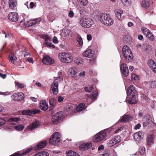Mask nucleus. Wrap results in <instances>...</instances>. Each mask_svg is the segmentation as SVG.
I'll use <instances>...</instances> for the list:
<instances>
[{
	"instance_id": "nucleus-43",
	"label": "nucleus",
	"mask_w": 156,
	"mask_h": 156,
	"mask_svg": "<svg viewBox=\"0 0 156 156\" xmlns=\"http://www.w3.org/2000/svg\"><path fill=\"white\" fill-rule=\"evenodd\" d=\"M146 36L151 41H153L154 39V36L151 32L148 34Z\"/></svg>"
},
{
	"instance_id": "nucleus-54",
	"label": "nucleus",
	"mask_w": 156,
	"mask_h": 156,
	"mask_svg": "<svg viewBox=\"0 0 156 156\" xmlns=\"http://www.w3.org/2000/svg\"><path fill=\"white\" fill-rule=\"evenodd\" d=\"M74 14L73 11H70L68 14V16L72 18L74 16Z\"/></svg>"
},
{
	"instance_id": "nucleus-28",
	"label": "nucleus",
	"mask_w": 156,
	"mask_h": 156,
	"mask_svg": "<svg viewBox=\"0 0 156 156\" xmlns=\"http://www.w3.org/2000/svg\"><path fill=\"white\" fill-rule=\"evenodd\" d=\"M142 133L140 132H137L133 135L134 139L136 141L140 140L141 138H143L141 136Z\"/></svg>"
},
{
	"instance_id": "nucleus-2",
	"label": "nucleus",
	"mask_w": 156,
	"mask_h": 156,
	"mask_svg": "<svg viewBox=\"0 0 156 156\" xmlns=\"http://www.w3.org/2000/svg\"><path fill=\"white\" fill-rule=\"evenodd\" d=\"M58 58L62 62L65 63H70L73 60L72 56L66 52H62L59 54Z\"/></svg>"
},
{
	"instance_id": "nucleus-32",
	"label": "nucleus",
	"mask_w": 156,
	"mask_h": 156,
	"mask_svg": "<svg viewBox=\"0 0 156 156\" xmlns=\"http://www.w3.org/2000/svg\"><path fill=\"white\" fill-rule=\"evenodd\" d=\"M74 62L78 65H82L83 64L84 60L80 57H78L74 61Z\"/></svg>"
},
{
	"instance_id": "nucleus-48",
	"label": "nucleus",
	"mask_w": 156,
	"mask_h": 156,
	"mask_svg": "<svg viewBox=\"0 0 156 156\" xmlns=\"http://www.w3.org/2000/svg\"><path fill=\"white\" fill-rule=\"evenodd\" d=\"M77 41L80 45H81L83 44V41L81 37H78L77 38Z\"/></svg>"
},
{
	"instance_id": "nucleus-38",
	"label": "nucleus",
	"mask_w": 156,
	"mask_h": 156,
	"mask_svg": "<svg viewBox=\"0 0 156 156\" xmlns=\"http://www.w3.org/2000/svg\"><path fill=\"white\" fill-rule=\"evenodd\" d=\"M45 44L46 46L49 48H55V46L54 45L52 44L51 43L49 42H48L47 41V40H45Z\"/></svg>"
},
{
	"instance_id": "nucleus-5",
	"label": "nucleus",
	"mask_w": 156,
	"mask_h": 156,
	"mask_svg": "<svg viewBox=\"0 0 156 156\" xmlns=\"http://www.w3.org/2000/svg\"><path fill=\"white\" fill-rule=\"evenodd\" d=\"M62 79L61 77L56 78L54 80L52 83L51 87V89L52 91L53 94L54 95H56L58 93V81L62 80Z\"/></svg>"
},
{
	"instance_id": "nucleus-21",
	"label": "nucleus",
	"mask_w": 156,
	"mask_h": 156,
	"mask_svg": "<svg viewBox=\"0 0 156 156\" xmlns=\"http://www.w3.org/2000/svg\"><path fill=\"white\" fill-rule=\"evenodd\" d=\"M46 142L45 141H43L40 142L35 147V150H39L44 147L46 145Z\"/></svg>"
},
{
	"instance_id": "nucleus-63",
	"label": "nucleus",
	"mask_w": 156,
	"mask_h": 156,
	"mask_svg": "<svg viewBox=\"0 0 156 156\" xmlns=\"http://www.w3.org/2000/svg\"><path fill=\"white\" fill-rule=\"evenodd\" d=\"M27 61L30 63H31L32 64H33L34 63V61L33 60V59L32 58H28L27 59Z\"/></svg>"
},
{
	"instance_id": "nucleus-1",
	"label": "nucleus",
	"mask_w": 156,
	"mask_h": 156,
	"mask_svg": "<svg viewBox=\"0 0 156 156\" xmlns=\"http://www.w3.org/2000/svg\"><path fill=\"white\" fill-rule=\"evenodd\" d=\"M98 19L101 23L107 26L111 25L113 23V20L107 14H101L99 15Z\"/></svg>"
},
{
	"instance_id": "nucleus-10",
	"label": "nucleus",
	"mask_w": 156,
	"mask_h": 156,
	"mask_svg": "<svg viewBox=\"0 0 156 156\" xmlns=\"http://www.w3.org/2000/svg\"><path fill=\"white\" fill-rule=\"evenodd\" d=\"M12 98L15 100L19 101L23 99L24 96L22 92H19L14 94L12 96Z\"/></svg>"
},
{
	"instance_id": "nucleus-25",
	"label": "nucleus",
	"mask_w": 156,
	"mask_h": 156,
	"mask_svg": "<svg viewBox=\"0 0 156 156\" xmlns=\"http://www.w3.org/2000/svg\"><path fill=\"white\" fill-rule=\"evenodd\" d=\"M152 122L151 117L150 116H148L145 119L143 123V125L144 127H146Z\"/></svg>"
},
{
	"instance_id": "nucleus-52",
	"label": "nucleus",
	"mask_w": 156,
	"mask_h": 156,
	"mask_svg": "<svg viewBox=\"0 0 156 156\" xmlns=\"http://www.w3.org/2000/svg\"><path fill=\"white\" fill-rule=\"evenodd\" d=\"M5 123V119L1 117H0V125H3Z\"/></svg>"
},
{
	"instance_id": "nucleus-18",
	"label": "nucleus",
	"mask_w": 156,
	"mask_h": 156,
	"mask_svg": "<svg viewBox=\"0 0 156 156\" xmlns=\"http://www.w3.org/2000/svg\"><path fill=\"white\" fill-rule=\"evenodd\" d=\"M40 122L39 121H35L27 126V128L29 130L31 131L37 128Z\"/></svg>"
},
{
	"instance_id": "nucleus-60",
	"label": "nucleus",
	"mask_w": 156,
	"mask_h": 156,
	"mask_svg": "<svg viewBox=\"0 0 156 156\" xmlns=\"http://www.w3.org/2000/svg\"><path fill=\"white\" fill-rule=\"evenodd\" d=\"M141 126V125L140 123H138L134 127V129H139Z\"/></svg>"
},
{
	"instance_id": "nucleus-26",
	"label": "nucleus",
	"mask_w": 156,
	"mask_h": 156,
	"mask_svg": "<svg viewBox=\"0 0 156 156\" xmlns=\"http://www.w3.org/2000/svg\"><path fill=\"white\" fill-rule=\"evenodd\" d=\"M97 92L95 91L94 92H93L92 93V96L88 95H86V97L87 98V101L88 102H90V101H91V100L92 98H93L94 99L96 98L97 97Z\"/></svg>"
},
{
	"instance_id": "nucleus-36",
	"label": "nucleus",
	"mask_w": 156,
	"mask_h": 156,
	"mask_svg": "<svg viewBox=\"0 0 156 156\" xmlns=\"http://www.w3.org/2000/svg\"><path fill=\"white\" fill-rule=\"evenodd\" d=\"M9 60L12 63H14V61L16 60V58L14 54L11 53L9 56Z\"/></svg>"
},
{
	"instance_id": "nucleus-42",
	"label": "nucleus",
	"mask_w": 156,
	"mask_h": 156,
	"mask_svg": "<svg viewBox=\"0 0 156 156\" xmlns=\"http://www.w3.org/2000/svg\"><path fill=\"white\" fill-rule=\"evenodd\" d=\"M145 151V147L143 146H141L139 150L138 153L142 155L144 153Z\"/></svg>"
},
{
	"instance_id": "nucleus-62",
	"label": "nucleus",
	"mask_w": 156,
	"mask_h": 156,
	"mask_svg": "<svg viewBox=\"0 0 156 156\" xmlns=\"http://www.w3.org/2000/svg\"><path fill=\"white\" fill-rule=\"evenodd\" d=\"M104 147L103 145H100L98 147V151H101L103 150L104 148Z\"/></svg>"
},
{
	"instance_id": "nucleus-13",
	"label": "nucleus",
	"mask_w": 156,
	"mask_h": 156,
	"mask_svg": "<svg viewBox=\"0 0 156 156\" xmlns=\"http://www.w3.org/2000/svg\"><path fill=\"white\" fill-rule=\"evenodd\" d=\"M121 137L120 136H115L110 141L109 143L108 144V146L109 147L112 146L119 143Z\"/></svg>"
},
{
	"instance_id": "nucleus-9",
	"label": "nucleus",
	"mask_w": 156,
	"mask_h": 156,
	"mask_svg": "<svg viewBox=\"0 0 156 156\" xmlns=\"http://www.w3.org/2000/svg\"><path fill=\"white\" fill-rule=\"evenodd\" d=\"M62 117V114L59 112H57L54 115H53L51 119V121L53 124L55 125L57 124L60 119Z\"/></svg>"
},
{
	"instance_id": "nucleus-17",
	"label": "nucleus",
	"mask_w": 156,
	"mask_h": 156,
	"mask_svg": "<svg viewBox=\"0 0 156 156\" xmlns=\"http://www.w3.org/2000/svg\"><path fill=\"white\" fill-rule=\"evenodd\" d=\"M94 55V52L90 49H88L83 53L84 57L89 58L93 57Z\"/></svg>"
},
{
	"instance_id": "nucleus-23",
	"label": "nucleus",
	"mask_w": 156,
	"mask_h": 156,
	"mask_svg": "<svg viewBox=\"0 0 156 156\" xmlns=\"http://www.w3.org/2000/svg\"><path fill=\"white\" fill-rule=\"evenodd\" d=\"M68 72L70 76L72 77L75 76L77 73V69L75 67H72L70 68Z\"/></svg>"
},
{
	"instance_id": "nucleus-35",
	"label": "nucleus",
	"mask_w": 156,
	"mask_h": 156,
	"mask_svg": "<svg viewBox=\"0 0 156 156\" xmlns=\"http://www.w3.org/2000/svg\"><path fill=\"white\" fill-rule=\"evenodd\" d=\"M73 109V107L71 105H69L66 107L65 109V111L66 112H72Z\"/></svg>"
},
{
	"instance_id": "nucleus-57",
	"label": "nucleus",
	"mask_w": 156,
	"mask_h": 156,
	"mask_svg": "<svg viewBox=\"0 0 156 156\" xmlns=\"http://www.w3.org/2000/svg\"><path fill=\"white\" fill-rule=\"evenodd\" d=\"M0 94L3 95H8L10 94V93L8 91L5 92H0Z\"/></svg>"
},
{
	"instance_id": "nucleus-58",
	"label": "nucleus",
	"mask_w": 156,
	"mask_h": 156,
	"mask_svg": "<svg viewBox=\"0 0 156 156\" xmlns=\"http://www.w3.org/2000/svg\"><path fill=\"white\" fill-rule=\"evenodd\" d=\"M42 156H49V154L46 152L43 151L41 152Z\"/></svg>"
},
{
	"instance_id": "nucleus-34",
	"label": "nucleus",
	"mask_w": 156,
	"mask_h": 156,
	"mask_svg": "<svg viewBox=\"0 0 156 156\" xmlns=\"http://www.w3.org/2000/svg\"><path fill=\"white\" fill-rule=\"evenodd\" d=\"M85 105L83 103L80 104L76 107V110L78 112H80L84 109Z\"/></svg>"
},
{
	"instance_id": "nucleus-19",
	"label": "nucleus",
	"mask_w": 156,
	"mask_h": 156,
	"mask_svg": "<svg viewBox=\"0 0 156 156\" xmlns=\"http://www.w3.org/2000/svg\"><path fill=\"white\" fill-rule=\"evenodd\" d=\"M9 8L13 10L16 9L17 2L16 0H9Z\"/></svg>"
},
{
	"instance_id": "nucleus-30",
	"label": "nucleus",
	"mask_w": 156,
	"mask_h": 156,
	"mask_svg": "<svg viewBox=\"0 0 156 156\" xmlns=\"http://www.w3.org/2000/svg\"><path fill=\"white\" fill-rule=\"evenodd\" d=\"M147 141V144L150 146L153 143V137L151 135H149L148 136Z\"/></svg>"
},
{
	"instance_id": "nucleus-40",
	"label": "nucleus",
	"mask_w": 156,
	"mask_h": 156,
	"mask_svg": "<svg viewBox=\"0 0 156 156\" xmlns=\"http://www.w3.org/2000/svg\"><path fill=\"white\" fill-rule=\"evenodd\" d=\"M15 129L18 131H21L23 129L24 126L21 124H19L14 126Z\"/></svg>"
},
{
	"instance_id": "nucleus-27",
	"label": "nucleus",
	"mask_w": 156,
	"mask_h": 156,
	"mask_svg": "<svg viewBox=\"0 0 156 156\" xmlns=\"http://www.w3.org/2000/svg\"><path fill=\"white\" fill-rule=\"evenodd\" d=\"M66 156H80L78 153L71 150L66 151Z\"/></svg>"
},
{
	"instance_id": "nucleus-61",
	"label": "nucleus",
	"mask_w": 156,
	"mask_h": 156,
	"mask_svg": "<svg viewBox=\"0 0 156 156\" xmlns=\"http://www.w3.org/2000/svg\"><path fill=\"white\" fill-rule=\"evenodd\" d=\"M25 53V51H21L19 52V56H20L22 57H24V54Z\"/></svg>"
},
{
	"instance_id": "nucleus-53",
	"label": "nucleus",
	"mask_w": 156,
	"mask_h": 156,
	"mask_svg": "<svg viewBox=\"0 0 156 156\" xmlns=\"http://www.w3.org/2000/svg\"><path fill=\"white\" fill-rule=\"evenodd\" d=\"M121 2L125 5H126L129 3L128 0H120Z\"/></svg>"
},
{
	"instance_id": "nucleus-59",
	"label": "nucleus",
	"mask_w": 156,
	"mask_h": 156,
	"mask_svg": "<svg viewBox=\"0 0 156 156\" xmlns=\"http://www.w3.org/2000/svg\"><path fill=\"white\" fill-rule=\"evenodd\" d=\"M35 5V4L34 2H31L30 4V8L33 9Z\"/></svg>"
},
{
	"instance_id": "nucleus-15",
	"label": "nucleus",
	"mask_w": 156,
	"mask_h": 156,
	"mask_svg": "<svg viewBox=\"0 0 156 156\" xmlns=\"http://www.w3.org/2000/svg\"><path fill=\"white\" fill-rule=\"evenodd\" d=\"M136 93V90L133 85L130 86L128 88L127 92V95L128 96H135Z\"/></svg>"
},
{
	"instance_id": "nucleus-20",
	"label": "nucleus",
	"mask_w": 156,
	"mask_h": 156,
	"mask_svg": "<svg viewBox=\"0 0 156 156\" xmlns=\"http://www.w3.org/2000/svg\"><path fill=\"white\" fill-rule=\"evenodd\" d=\"M148 64L153 71L156 73V64L154 61L151 59L148 60Z\"/></svg>"
},
{
	"instance_id": "nucleus-47",
	"label": "nucleus",
	"mask_w": 156,
	"mask_h": 156,
	"mask_svg": "<svg viewBox=\"0 0 156 156\" xmlns=\"http://www.w3.org/2000/svg\"><path fill=\"white\" fill-rule=\"evenodd\" d=\"M65 33V36H71V33L70 30H66L64 32Z\"/></svg>"
},
{
	"instance_id": "nucleus-39",
	"label": "nucleus",
	"mask_w": 156,
	"mask_h": 156,
	"mask_svg": "<svg viewBox=\"0 0 156 156\" xmlns=\"http://www.w3.org/2000/svg\"><path fill=\"white\" fill-rule=\"evenodd\" d=\"M78 2L81 5H82L83 6H86L88 2V0H77Z\"/></svg>"
},
{
	"instance_id": "nucleus-33",
	"label": "nucleus",
	"mask_w": 156,
	"mask_h": 156,
	"mask_svg": "<svg viewBox=\"0 0 156 156\" xmlns=\"http://www.w3.org/2000/svg\"><path fill=\"white\" fill-rule=\"evenodd\" d=\"M141 5L143 7L147 8L149 6V4L147 1L143 0L141 3Z\"/></svg>"
},
{
	"instance_id": "nucleus-7",
	"label": "nucleus",
	"mask_w": 156,
	"mask_h": 156,
	"mask_svg": "<svg viewBox=\"0 0 156 156\" xmlns=\"http://www.w3.org/2000/svg\"><path fill=\"white\" fill-rule=\"evenodd\" d=\"M106 133L104 131H101L96 134L93 139L94 142L98 143L103 140L106 136Z\"/></svg>"
},
{
	"instance_id": "nucleus-24",
	"label": "nucleus",
	"mask_w": 156,
	"mask_h": 156,
	"mask_svg": "<svg viewBox=\"0 0 156 156\" xmlns=\"http://www.w3.org/2000/svg\"><path fill=\"white\" fill-rule=\"evenodd\" d=\"M115 15L118 19L120 20L122 18V14L123 13V11L122 9H116L114 10Z\"/></svg>"
},
{
	"instance_id": "nucleus-49",
	"label": "nucleus",
	"mask_w": 156,
	"mask_h": 156,
	"mask_svg": "<svg viewBox=\"0 0 156 156\" xmlns=\"http://www.w3.org/2000/svg\"><path fill=\"white\" fill-rule=\"evenodd\" d=\"M109 151L108 150H106L105 151L103 154H100L99 156H109Z\"/></svg>"
},
{
	"instance_id": "nucleus-64",
	"label": "nucleus",
	"mask_w": 156,
	"mask_h": 156,
	"mask_svg": "<svg viewBox=\"0 0 156 156\" xmlns=\"http://www.w3.org/2000/svg\"><path fill=\"white\" fill-rule=\"evenodd\" d=\"M6 74H3L2 73H0V76L2 77L3 79H4L6 77Z\"/></svg>"
},
{
	"instance_id": "nucleus-29",
	"label": "nucleus",
	"mask_w": 156,
	"mask_h": 156,
	"mask_svg": "<svg viewBox=\"0 0 156 156\" xmlns=\"http://www.w3.org/2000/svg\"><path fill=\"white\" fill-rule=\"evenodd\" d=\"M49 103L50 104V109L51 110H52L54 108L56 105V100L54 98L51 99L49 100Z\"/></svg>"
},
{
	"instance_id": "nucleus-37",
	"label": "nucleus",
	"mask_w": 156,
	"mask_h": 156,
	"mask_svg": "<svg viewBox=\"0 0 156 156\" xmlns=\"http://www.w3.org/2000/svg\"><path fill=\"white\" fill-rule=\"evenodd\" d=\"M130 118V115H125L122 117V119L120 120V122H123L125 121H129Z\"/></svg>"
},
{
	"instance_id": "nucleus-50",
	"label": "nucleus",
	"mask_w": 156,
	"mask_h": 156,
	"mask_svg": "<svg viewBox=\"0 0 156 156\" xmlns=\"http://www.w3.org/2000/svg\"><path fill=\"white\" fill-rule=\"evenodd\" d=\"M132 79L136 80H138L139 79V76L135 74H133L131 75Z\"/></svg>"
},
{
	"instance_id": "nucleus-6",
	"label": "nucleus",
	"mask_w": 156,
	"mask_h": 156,
	"mask_svg": "<svg viewBox=\"0 0 156 156\" xmlns=\"http://www.w3.org/2000/svg\"><path fill=\"white\" fill-rule=\"evenodd\" d=\"M80 23L82 26L85 28H89L93 24L92 20L90 18H82L80 21Z\"/></svg>"
},
{
	"instance_id": "nucleus-14",
	"label": "nucleus",
	"mask_w": 156,
	"mask_h": 156,
	"mask_svg": "<svg viewBox=\"0 0 156 156\" xmlns=\"http://www.w3.org/2000/svg\"><path fill=\"white\" fill-rule=\"evenodd\" d=\"M8 17L9 20L12 22H17L19 19L18 14L14 12L10 13L8 16Z\"/></svg>"
},
{
	"instance_id": "nucleus-56",
	"label": "nucleus",
	"mask_w": 156,
	"mask_h": 156,
	"mask_svg": "<svg viewBox=\"0 0 156 156\" xmlns=\"http://www.w3.org/2000/svg\"><path fill=\"white\" fill-rule=\"evenodd\" d=\"M53 41L54 43L57 44L58 43V41L57 38L55 37H54L53 38Z\"/></svg>"
},
{
	"instance_id": "nucleus-55",
	"label": "nucleus",
	"mask_w": 156,
	"mask_h": 156,
	"mask_svg": "<svg viewBox=\"0 0 156 156\" xmlns=\"http://www.w3.org/2000/svg\"><path fill=\"white\" fill-rule=\"evenodd\" d=\"M64 100V98L61 96H59L58 97V101L59 102H62Z\"/></svg>"
},
{
	"instance_id": "nucleus-44",
	"label": "nucleus",
	"mask_w": 156,
	"mask_h": 156,
	"mask_svg": "<svg viewBox=\"0 0 156 156\" xmlns=\"http://www.w3.org/2000/svg\"><path fill=\"white\" fill-rule=\"evenodd\" d=\"M15 85L18 88H23L24 87V84L23 83H20L18 82H15Z\"/></svg>"
},
{
	"instance_id": "nucleus-31",
	"label": "nucleus",
	"mask_w": 156,
	"mask_h": 156,
	"mask_svg": "<svg viewBox=\"0 0 156 156\" xmlns=\"http://www.w3.org/2000/svg\"><path fill=\"white\" fill-rule=\"evenodd\" d=\"M135 96H130L128 100V101L129 104H136V102L135 100Z\"/></svg>"
},
{
	"instance_id": "nucleus-11",
	"label": "nucleus",
	"mask_w": 156,
	"mask_h": 156,
	"mask_svg": "<svg viewBox=\"0 0 156 156\" xmlns=\"http://www.w3.org/2000/svg\"><path fill=\"white\" fill-rule=\"evenodd\" d=\"M42 61L44 64L45 65H50L54 63V61L50 56H44L42 59Z\"/></svg>"
},
{
	"instance_id": "nucleus-51",
	"label": "nucleus",
	"mask_w": 156,
	"mask_h": 156,
	"mask_svg": "<svg viewBox=\"0 0 156 156\" xmlns=\"http://www.w3.org/2000/svg\"><path fill=\"white\" fill-rule=\"evenodd\" d=\"M28 23L29 24L28 25L29 26H31L34 25L36 23V22L34 20H30L28 21Z\"/></svg>"
},
{
	"instance_id": "nucleus-8",
	"label": "nucleus",
	"mask_w": 156,
	"mask_h": 156,
	"mask_svg": "<svg viewBox=\"0 0 156 156\" xmlns=\"http://www.w3.org/2000/svg\"><path fill=\"white\" fill-rule=\"evenodd\" d=\"M40 111L37 109L31 110H23L22 113L23 115H27L32 116L34 115L39 113Z\"/></svg>"
},
{
	"instance_id": "nucleus-41",
	"label": "nucleus",
	"mask_w": 156,
	"mask_h": 156,
	"mask_svg": "<svg viewBox=\"0 0 156 156\" xmlns=\"http://www.w3.org/2000/svg\"><path fill=\"white\" fill-rule=\"evenodd\" d=\"M141 30L146 36L151 32L148 29L145 27L142 28Z\"/></svg>"
},
{
	"instance_id": "nucleus-4",
	"label": "nucleus",
	"mask_w": 156,
	"mask_h": 156,
	"mask_svg": "<svg viewBox=\"0 0 156 156\" xmlns=\"http://www.w3.org/2000/svg\"><path fill=\"white\" fill-rule=\"evenodd\" d=\"M61 135L58 132L54 133L49 139L50 143L53 145H56L60 143L61 139Z\"/></svg>"
},
{
	"instance_id": "nucleus-22",
	"label": "nucleus",
	"mask_w": 156,
	"mask_h": 156,
	"mask_svg": "<svg viewBox=\"0 0 156 156\" xmlns=\"http://www.w3.org/2000/svg\"><path fill=\"white\" fill-rule=\"evenodd\" d=\"M92 146L91 143H84L80 146V149L81 150H86Z\"/></svg>"
},
{
	"instance_id": "nucleus-3",
	"label": "nucleus",
	"mask_w": 156,
	"mask_h": 156,
	"mask_svg": "<svg viewBox=\"0 0 156 156\" xmlns=\"http://www.w3.org/2000/svg\"><path fill=\"white\" fill-rule=\"evenodd\" d=\"M122 55L125 59L131 61L133 58L132 52L129 47L124 46L122 48Z\"/></svg>"
},
{
	"instance_id": "nucleus-16",
	"label": "nucleus",
	"mask_w": 156,
	"mask_h": 156,
	"mask_svg": "<svg viewBox=\"0 0 156 156\" xmlns=\"http://www.w3.org/2000/svg\"><path fill=\"white\" fill-rule=\"evenodd\" d=\"M40 108L44 111H46L48 108V104L45 100L41 101L39 104Z\"/></svg>"
},
{
	"instance_id": "nucleus-45",
	"label": "nucleus",
	"mask_w": 156,
	"mask_h": 156,
	"mask_svg": "<svg viewBox=\"0 0 156 156\" xmlns=\"http://www.w3.org/2000/svg\"><path fill=\"white\" fill-rule=\"evenodd\" d=\"M93 87L92 86H89L86 87L85 88V90L88 92H90L93 89Z\"/></svg>"
},
{
	"instance_id": "nucleus-46",
	"label": "nucleus",
	"mask_w": 156,
	"mask_h": 156,
	"mask_svg": "<svg viewBox=\"0 0 156 156\" xmlns=\"http://www.w3.org/2000/svg\"><path fill=\"white\" fill-rule=\"evenodd\" d=\"M20 119L19 118L15 117V118H10L8 121L9 122H17L18 121H20Z\"/></svg>"
},
{
	"instance_id": "nucleus-12",
	"label": "nucleus",
	"mask_w": 156,
	"mask_h": 156,
	"mask_svg": "<svg viewBox=\"0 0 156 156\" xmlns=\"http://www.w3.org/2000/svg\"><path fill=\"white\" fill-rule=\"evenodd\" d=\"M120 68L122 73L125 76H126L129 75V70L126 64H122L120 65Z\"/></svg>"
}]
</instances>
